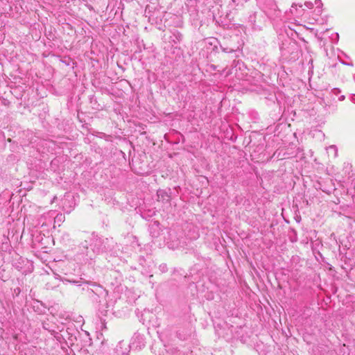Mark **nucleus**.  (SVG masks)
Listing matches in <instances>:
<instances>
[{
    "instance_id": "nucleus-2",
    "label": "nucleus",
    "mask_w": 355,
    "mask_h": 355,
    "mask_svg": "<svg viewBox=\"0 0 355 355\" xmlns=\"http://www.w3.org/2000/svg\"><path fill=\"white\" fill-rule=\"evenodd\" d=\"M345 173L348 174V180L352 182L355 181V170L352 169V166L349 164H347L345 167Z\"/></svg>"
},
{
    "instance_id": "nucleus-3",
    "label": "nucleus",
    "mask_w": 355,
    "mask_h": 355,
    "mask_svg": "<svg viewBox=\"0 0 355 355\" xmlns=\"http://www.w3.org/2000/svg\"><path fill=\"white\" fill-rule=\"evenodd\" d=\"M157 198L159 201L168 202L170 196L164 190H158L157 192Z\"/></svg>"
},
{
    "instance_id": "nucleus-4",
    "label": "nucleus",
    "mask_w": 355,
    "mask_h": 355,
    "mask_svg": "<svg viewBox=\"0 0 355 355\" xmlns=\"http://www.w3.org/2000/svg\"><path fill=\"white\" fill-rule=\"evenodd\" d=\"M94 239H95V241H96V242H97V241L101 242V239H100V238H98V237H97V236H94Z\"/></svg>"
},
{
    "instance_id": "nucleus-1",
    "label": "nucleus",
    "mask_w": 355,
    "mask_h": 355,
    "mask_svg": "<svg viewBox=\"0 0 355 355\" xmlns=\"http://www.w3.org/2000/svg\"><path fill=\"white\" fill-rule=\"evenodd\" d=\"M148 157H132V159H128L130 166L135 173L140 175H144L149 173L150 167L147 164Z\"/></svg>"
}]
</instances>
